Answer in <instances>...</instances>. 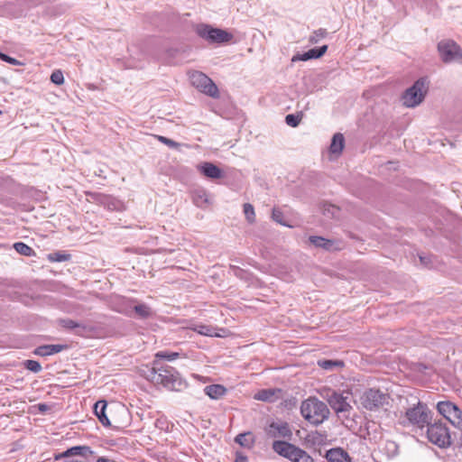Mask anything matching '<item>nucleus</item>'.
Returning <instances> with one entry per match:
<instances>
[{
    "label": "nucleus",
    "mask_w": 462,
    "mask_h": 462,
    "mask_svg": "<svg viewBox=\"0 0 462 462\" xmlns=\"http://www.w3.org/2000/svg\"><path fill=\"white\" fill-rule=\"evenodd\" d=\"M300 413L310 423L319 425L328 418L330 412L325 402L310 397L301 402Z\"/></svg>",
    "instance_id": "f257e3e1"
},
{
    "label": "nucleus",
    "mask_w": 462,
    "mask_h": 462,
    "mask_svg": "<svg viewBox=\"0 0 462 462\" xmlns=\"http://www.w3.org/2000/svg\"><path fill=\"white\" fill-rule=\"evenodd\" d=\"M272 448L275 453L291 462H315L305 450L290 442L274 440Z\"/></svg>",
    "instance_id": "f03ea898"
},
{
    "label": "nucleus",
    "mask_w": 462,
    "mask_h": 462,
    "mask_svg": "<svg viewBox=\"0 0 462 462\" xmlns=\"http://www.w3.org/2000/svg\"><path fill=\"white\" fill-rule=\"evenodd\" d=\"M272 448L275 453L291 462H315L305 450L290 442L274 440Z\"/></svg>",
    "instance_id": "7ed1b4c3"
},
{
    "label": "nucleus",
    "mask_w": 462,
    "mask_h": 462,
    "mask_svg": "<svg viewBox=\"0 0 462 462\" xmlns=\"http://www.w3.org/2000/svg\"><path fill=\"white\" fill-rule=\"evenodd\" d=\"M152 374V382L161 383L168 389L177 390L182 384L179 373L170 365H162L158 368H153Z\"/></svg>",
    "instance_id": "20e7f679"
},
{
    "label": "nucleus",
    "mask_w": 462,
    "mask_h": 462,
    "mask_svg": "<svg viewBox=\"0 0 462 462\" xmlns=\"http://www.w3.org/2000/svg\"><path fill=\"white\" fill-rule=\"evenodd\" d=\"M428 80L420 78L414 84L407 88L402 94V100L406 107H415L419 106L424 99L428 92Z\"/></svg>",
    "instance_id": "39448f33"
},
{
    "label": "nucleus",
    "mask_w": 462,
    "mask_h": 462,
    "mask_svg": "<svg viewBox=\"0 0 462 462\" xmlns=\"http://www.w3.org/2000/svg\"><path fill=\"white\" fill-rule=\"evenodd\" d=\"M427 437L430 442L440 448H446L452 443L447 425L441 421L428 424Z\"/></svg>",
    "instance_id": "423d86ee"
},
{
    "label": "nucleus",
    "mask_w": 462,
    "mask_h": 462,
    "mask_svg": "<svg viewBox=\"0 0 462 462\" xmlns=\"http://www.w3.org/2000/svg\"><path fill=\"white\" fill-rule=\"evenodd\" d=\"M405 417L409 424L422 429L429 424L431 419V411L429 410L427 404L419 401L406 411Z\"/></svg>",
    "instance_id": "0eeeda50"
},
{
    "label": "nucleus",
    "mask_w": 462,
    "mask_h": 462,
    "mask_svg": "<svg viewBox=\"0 0 462 462\" xmlns=\"http://www.w3.org/2000/svg\"><path fill=\"white\" fill-rule=\"evenodd\" d=\"M190 84L202 93L217 98L219 91L217 85L206 74L200 71H192L189 74Z\"/></svg>",
    "instance_id": "6e6552de"
},
{
    "label": "nucleus",
    "mask_w": 462,
    "mask_h": 462,
    "mask_svg": "<svg viewBox=\"0 0 462 462\" xmlns=\"http://www.w3.org/2000/svg\"><path fill=\"white\" fill-rule=\"evenodd\" d=\"M389 394L379 389L371 388L366 390L361 396V403L364 408L369 411L378 410L389 403Z\"/></svg>",
    "instance_id": "1a4fd4ad"
},
{
    "label": "nucleus",
    "mask_w": 462,
    "mask_h": 462,
    "mask_svg": "<svg viewBox=\"0 0 462 462\" xmlns=\"http://www.w3.org/2000/svg\"><path fill=\"white\" fill-rule=\"evenodd\" d=\"M441 60L445 63H462V50L452 40H442L438 44Z\"/></svg>",
    "instance_id": "9d476101"
},
{
    "label": "nucleus",
    "mask_w": 462,
    "mask_h": 462,
    "mask_svg": "<svg viewBox=\"0 0 462 462\" xmlns=\"http://www.w3.org/2000/svg\"><path fill=\"white\" fill-rule=\"evenodd\" d=\"M321 395L327 400L329 406L336 413L345 414L348 413L352 410V406L348 402V394L345 396L341 393H337L330 389H324Z\"/></svg>",
    "instance_id": "9b49d317"
},
{
    "label": "nucleus",
    "mask_w": 462,
    "mask_h": 462,
    "mask_svg": "<svg viewBox=\"0 0 462 462\" xmlns=\"http://www.w3.org/2000/svg\"><path fill=\"white\" fill-rule=\"evenodd\" d=\"M197 33L201 38L209 42L224 43L232 40L233 35L225 30L213 28L209 25H200L197 29Z\"/></svg>",
    "instance_id": "f8f14e48"
},
{
    "label": "nucleus",
    "mask_w": 462,
    "mask_h": 462,
    "mask_svg": "<svg viewBox=\"0 0 462 462\" xmlns=\"http://www.w3.org/2000/svg\"><path fill=\"white\" fill-rule=\"evenodd\" d=\"M92 454L88 446H75L56 456V459L64 457L68 458L67 462H84Z\"/></svg>",
    "instance_id": "ddd939ff"
},
{
    "label": "nucleus",
    "mask_w": 462,
    "mask_h": 462,
    "mask_svg": "<svg viewBox=\"0 0 462 462\" xmlns=\"http://www.w3.org/2000/svg\"><path fill=\"white\" fill-rule=\"evenodd\" d=\"M265 433L269 438H284L291 439L292 431L288 422L286 421H273L265 429Z\"/></svg>",
    "instance_id": "4468645a"
},
{
    "label": "nucleus",
    "mask_w": 462,
    "mask_h": 462,
    "mask_svg": "<svg viewBox=\"0 0 462 462\" xmlns=\"http://www.w3.org/2000/svg\"><path fill=\"white\" fill-rule=\"evenodd\" d=\"M309 241L315 247L322 248L328 252L339 251L343 249V243L340 240L327 239L323 236H311Z\"/></svg>",
    "instance_id": "2eb2a0df"
},
{
    "label": "nucleus",
    "mask_w": 462,
    "mask_h": 462,
    "mask_svg": "<svg viewBox=\"0 0 462 462\" xmlns=\"http://www.w3.org/2000/svg\"><path fill=\"white\" fill-rule=\"evenodd\" d=\"M88 195L93 200L104 206L109 210H120L122 208V202L112 196L101 193H88Z\"/></svg>",
    "instance_id": "dca6fc26"
},
{
    "label": "nucleus",
    "mask_w": 462,
    "mask_h": 462,
    "mask_svg": "<svg viewBox=\"0 0 462 462\" xmlns=\"http://www.w3.org/2000/svg\"><path fill=\"white\" fill-rule=\"evenodd\" d=\"M198 171L206 178L211 180L221 179L224 176L223 171L209 162H204L197 166Z\"/></svg>",
    "instance_id": "f3484780"
},
{
    "label": "nucleus",
    "mask_w": 462,
    "mask_h": 462,
    "mask_svg": "<svg viewBox=\"0 0 462 462\" xmlns=\"http://www.w3.org/2000/svg\"><path fill=\"white\" fill-rule=\"evenodd\" d=\"M328 50V45H323L319 48H314L310 49L308 51L304 52L303 54H296L292 57L291 61H297V60H309L311 59H319L321 56H323Z\"/></svg>",
    "instance_id": "a211bd4d"
},
{
    "label": "nucleus",
    "mask_w": 462,
    "mask_h": 462,
    "mask_svg": "<svg viewBox=\"0 0 462 462\" xmlns=\"http://www.w3.org/2000/svg\"><path fill=\"white\" fill-rule=\"evenodd\" d=\"M68 348L67 345H42L33 350V354L39 356H48L61 352Z\"/></svg>",
    "instance_id": "6ab92c4d"
},
{
    "label": "nucleus",
    "mask_w": 462,
    "mask_h": 462,
    "mask_svg": "<svg viewBox=\"0 0 462 462\" xmlns=\"http://www.w3.org/2000/svg\"><path fill=\"white\" fill-rule=\"evenodd\" d=\"M328 462H351V458L346 451L341 448H334L326 452Z\"/></svg>",
    "instance_id": "aec40b11"
},
{
    "label": "nucleus",
    "mask_w": 462,
    "mask_h": 462,
    "mask_svg": "<svg viewBox=\"0 0 462 462\" xmlns=\"http://www.w3.org/2000/svg\"><path fill=\"white\" fill-rule=\"evenodd\" d=\"M281 389H263L254 395V399L262 402H273L280 398Z\"/></svg>",
    "instance_id": "412c9836"
},
{
    "label": "nucleus",
    "mask_w": 462,
    "mask_h": 462,
    "mask_svg": "<svg viewBox=\"0 0 462 462\" xmlns=\"http://www.w3.org/2000/svg\"><path fill=\"white\" fill-rule=\"evenodd\" d=\"M106 407H107V403L106 401H103V400L97 401L94 404V412H95L96 416L98 418L101 424L105 427L111 425L110 420L106 413Z\"/></svg>",
    "instance_id": "4be33fe9"
},
{
    "label": "nucleus",
    "mask_w": 462,
    "mask_h": 462,
    "mask_svg": "<svg viewBox=\"0 0 462 462\" xmlns=\"http://www.w3.org/2000/svg\"><path fill=\"white\" fill-rule=\"evenodd\" d=\"M205 393L213 400H218L226 393V388L221 384H210L205 387Z\"/></svg>",
    "instance_id": "5701e85b"
},
{
    "label": "nucleus",
    "mask_w": 462,
    "mask_h": 462,
    "mask_svg": "<svg viewBox=\"0 0 462 462\" xmlns=\"http://www.w3.org/2000/svg\"><path fill=\"white\" fill-rule=\"evenodd\" d=\"M457 406L451 402H439L437 404L438 411L443 415L448 420L452 416L453 412L457 410Z\"/></svg>",
    "instance_id": "b1692460"
},
{
    "label": "nucleus",
    "mask_w": 462,
    "mask_h": 462,
    "mask_svg": "<svg viewBox=\"0 0 462 462\" xmlns=\"http://www.w3.org/2000/svg\"><path fill=\"white\" fill-rule=\"evenodd\" d=\"M345 145L344 135L340 133L335 134L329 147L330 152L340 154Z\"/></svg>",
    "instance_id": "393cba45"
},
{
    "label": "nucleus",
    "mask_w": 462,
    "mask_h": 462,
    "mask_svg": "<svg viewBox=\"0 0 462 462\" xmlns=\"http://www.w3.org/2000/svg\"><path fill=\"white\" fill-rule=\"evenodd\" d=\"M235 440L237 444L245 448L252 447L254 442V436L251 432L240 433L236 437Z\"/></svg>",
    "instance_id": "a878e982"
},
{
    "label": "nucleus",
    "mask_w": 462,
    "mask_h": 462,
    "mask_svg": "<svg viewBox=\"0 0 462 462\" xmlns=\"http://www.w3.org/2000/svg\"><path fill=\"white\" fill-rule=\"evenodd\" d=\"M192 329L202 336L219 337L218 334L214 332L215 329L207 325H196Z\"/></svg>",
    "instance_id": "bb28decb"
},
{
    "label": "nucleus",
    "mask_w": 462,
    "mask_h": 462,
    "mask_svg": "<svg viewBox=\"0 0 462 462\" xmlns=\"http://www.w3.org/2000/svg\"><path fill=\"white\" fill-rule=\"evenodd\" d=\"M14 248L17 253L22 255L31 256L34 254V251L32 247L23 242H17L14 245Z\"/></svg>",
    "instance_id": "cd10ccee"
},
{
    "label": "nucleus",
    "mask_w": 462,
    "mask_h": 462,
    "mask_svg": "<svg viewBox=\"0 0 462 462\" xmlns=\"http://www.w3.org/2000/svg\"><path fill=\"white\" fill-rule=\"evenodd\" d=\"M192 200L197 207H203L208 203V197L204 190L195 191L192 195Z\"/></svg>",
    "instance_id": "c85d7f7f"
},
{
    "label": "nucleus",
    "mask_w": 462,
    "mask_h": 462,
    "mask_svg": "<svg viewBox=\"0 0 462 462\" xmlns=\"http://www.w3.org/2000/svg\"><path fill=\"white\" fill-rule=\"evenodd\" d=\"M136 315L141 319H146L151 316L152 311L146 304H138L134 307Z\"/></svg>",
    "instance_id": "c756f323"
},
{
    "label": "nucleus",
    "mask_w": 462,
    "mask_h": 462,
    "mask_svg": "<svg viewBox=\"0 0 462 462\" xmlns=\"http://www.w3.org/2000/svg\"><path fill=\"white\" fill-rule=\"evenodd\" d=\"M70 259V254L62 252H53L48 254V260L51 262L60 263Z\"/></svg>",
    "instance_id": "7c9ffc66"
},
{
    "label": "nucleus",
    "mask_w": 462,
    "mask_h": 462,
    "mask_svg": "<svg viewBox=\"0 0 462 462\" xmlns=\"http://www.w3.org/2000/svg\"><path fill=\"white\" fill-rule=\"evenodd\" d=\"M448 421L456 428L462 430V411L457 407L449 418Z\"/></svg>",
    "instance_id": "2f4dec72"
},
{
    "label": "nucleus",
    "mask_w": 462,
    "mask_h": 462,
    "mask_svg": "<svg viewBox=\"0 0 462 462\" xmlns=\"http://www.w3.org/2000/svg\"><path fill=\"white\" fill-rule=\"evenodd\" d=\"M322 212L328 217H338L339 208L331 204H325L322 208Z\"/></svg>",
    "instance_id": "473e14b6"
},
{
    "label": "nucleus",
    "mask_w": 462,
    "mask_h": 462,
    "mask_svg": "<svg viewBox=\"0 0 462 462\" xmlns=\"http://www.w3.org/2000/svg\"><path fill=\"white\" fill-rule=\"evenodd\" d=\"M180 356V353L171 352V351H159L155 354V358L157 359H164L168 361H173Z\"/></svg>",
    "instance_id": "72a5a7b5"
},
{
    "label": "nucleus",
    "mask_w": 462,
    "mask_h": 462,
    "mask_svg": "<svg viewBox=\"0 0 462 462\" xmlns=\"http://www.w3.org/2000/svg\"><path fill=\"white\" fill-rule=\"evenodd\" d=\"M318 364L321 368L325 370H333L335 367L344 365V363L342 361L333 360H319Z\"/></svg>",
    "instance_id": "f704fd0d"
},
{
    "label": "nucleus",
    "mask_w": 462,
    "mask_h": 462,
    "mask_svg": "<svg viewBox=\"0 0 462 462\" xmlns=\"http://www.w3.org/2000/svg\"><path fill=\"white\" fill-rule=\"evenodd\" d=\"M59 323L62 328H68V329H74V328H85V327L83 325H81V324L78 323L77 321L70 319H60Z\"/></svg>",
    "instance_id": "c9c22d12"
},
{
    "label": "nucleus",
    "mask_w": 462,
    "mask_h": 462,
    "mask_svg": "<svg viewBox=\"0 0 462 462\" xmlns=\"http://www.w3.org/2000/svg\"><path fill=\"white\" fill-rule=\"evenodd\" d=\"M244 213L245 215L246 219L253 223L254 221L255 214L254 208L250 203L244 204Z\"/></svg>",
    "instance_id": "e433bc0d"
},
{
    "label": "nucleus",
    "mask_w": 462,
    "mask_h": 462,
    "mask_svg": "<svg viewBox=\"0 0 462 462\" xmlns=\"http://www.w3.org/2000/svg\"><path fill=\"white\" fill-rule=\"evenodd\" d=\"M24 367L33 373H39L42 371L41 364L35 360H26L24 362Z\"/></svg>",
    "instance_id": "4c0bfd02"
},
{
    "label": "nucleus",
    "mask_w": 462,
    "mask_h": 462,
    "mask_svg": "<svg viewBox=\"0 0 462 462\" xmlns=\"http://www.w3.org/2000/svg\"><path fill=\"white\" fill-rule=\"evenodd\" d=\"M327 35V31L325 29H319L315 31L312 35L310 37V43H317L320 39L325 38Z\"/></svg>",
    "instance_id": "58836bf2"
},
{
    "label": "nucleus",
    "mask_w": 462,
    "mask_h": 462,
    "mask_svg": "<svg viewBox=\"0 0 462 462\" xmlns=\"http://www.w3.org/2000/svg\"><path fill=\"white\" fill-rule=\"evenodd\" d=\"M51 80L55 85H61L64 82V77L60 70H55L51 75Z\"/></svg>",
    "instance_id": "ea45409f"
},
{
    "label": "nucleus",
    "mask_w": 462,
    "mask_h": 462,
    "mask_svg": "<svg viewBox=\"0 0 462 462\" xmlns=\"http://www.w3.org/2000/svg\"><path fill=\"white\" fill-rule=\"evenodd\" d=\"M285 122L288 125L296 127L300 124V118L298 116L290 114L286 116Z\"/></svg>",
    "instance_id": "a19ab883"
},
{
    "label": "nucleus",
    "mask_w": 462,
    "mask_h": 462,
    "mask_svg": "<svg viewBox=\"0 0 462 462\" xmlns=\"http://www.w3.org/2000/svg\"><path fill=\"white\" fill-rule=\"evenodd\" d=\"M158 140L166 144L167 146H169L170 148H178L180 146V143L170 139V138H167L165 136H162V135H159L158 136Z\"/></svg>",
    "instance_id": "79ce46f5"
},
{
    "label": "nucleus",
    "mask_w": 462,
    "mask_h": 462,
    "mask_svg": "<svg viewBox=\"0 0 462 462\" xmlns=\"http://www.w3.org/2000/svg\"><path fill=\"white\" fill-rule=\"evenodd\" d=\"M385 449L387 452H390L393 456H395L398 453L399 447L396 442L388 440L385 443Z\"/></svg>",
    "instance_id": "37998d69"
},
{
    "label": "nucleus",
    "mask_w": 462,
    "mask_h": 462,
    "mask_svg": "<svg viewBox=\"0 0 462 462\" xmlns=\"http://www.w3.org/2000/svg\"><path fill=\"white\" fill-rule=\"evenodd\" d=\"M2 60L5 61V62H7L9 64H12V65H21L22 64L21 61L17 60L14 58H12V57H10V56H8L6 54H4V56L2 57Z\"/></svg>",
    "instance_id": "c03bdc74"
},
{
    "label": "nucleus",
    "mask_w": 462,
    "mask_h": 462,
    "mask_svg": "<svg viewBox=\"0 0 462 462\" xmlns=\"http://www.w3.org/2000/svg\"><path fill=\"white\" fill-rule=\"evenodd\" d=\"M273 218L277 223L283 224L282 223V213L280 210L275 209V208L273 209Z\"/></svg>",
    "instance_id": "a18cd8bd"
},
{
    "label": "nucleus",
    "mask_w": 462,
    "mask_h": 462,
    "mask_svg": "<svg viewBox=\"0 0 462 462\" xmlns=\"http://www.w3.org/2000/svg\"><path fill=\"white\" fill-rule=\"evenodd\" d=\"M39 410L41 411H46L47 410H49V406L45 403H40L39 404Z\"/></svg>",
    "instance_id": "49530a36"
},
{
    "label": "nucleus",
    "mask_w": 462,
    "mask_h": 462,
    "mask_svg": "<svg viewBox=\"0 0 462 462\" xmlns=\"http://www.w3.org/2000/svg\"><path fill=\"white\" fill-rule=\"evenodd\" d=\"M235 462H247V458L244 456H237Z\"/></svg>",
    "instance_id": "de8ad7c7"
},
{
    "label": "nucleus",
    "mask_w": 462,
    "mask_h": 462,
    "mask_svg": "<svg viewBox=\"0 0 462 462\" xmlns=\"http://www.w3.org/2000/svg\"><path fill=\"white\" fill-rule=\"evenodd\" d=\"M424 259H425L424 257L420 256V262H421L422 263H424Z\"/></svg>",
    "instance_id": "09e8293b"
},
{
    "label": "nucleus",
    "mask_w": 462,
    "mask_h": 462,
    "mask_svg": "<svg viewBox=\"0 0 462 462\" xmlns=\"http://www.w3.org/2000/svg\"><path fill=\"white\" fill-rule=\"evenodd\" d=\"M5 53L1 52L0 51V60H2V57L4 56Z\"/></svg>",
    "instance_id": "8fccbe9b"
},
{
    "label": "nucleus",
    "mask_w": 462,
    "mask_h": 462,
    "mask_svg": "<svg viewBox=\"0 0 462 462\" xmlns=\"http://www.w3.org/2000/svg\"><path fill=\"white\" fill-rule=\"evenodd\" d=\"M2 114V111L0 110V115Z\"/></svg>",
    "instance_id": "3c124183"
}]
</instances>
